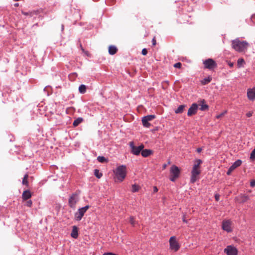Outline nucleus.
I'll return each mask as SVG.
<instances>
[{
  "label": "nucleus",
  "mask_w": 255,
  "mask_h": 255,
  "mask_svg": "<svg viewBox=\"0 0 255 255\" xmlns=\"http://www.w3.org/2000/svg\"><path fill=\"white\" fill-rule=\"evenodd\" d=\"M250 44L245 40H241L237 38L232 41V47L236 51L239 53H245L247 51Z\"/></svg>",
  "instance_id": "nucleus-1"
},
{
  "label": "nucleus",
  "mask_w": 255,
  "mask_h": 255,
  "mask_svg": "<svg viewBox=\"0 0 255 255\" xmlns=\"http://www.w3.org/2000/svg\"><path fill=\"white\" fill-rule=\"evenodd\" d=\"M114 172L118 180L120 182L123 181L125 178L127 174L126 166L122 165L118 166L116 168Z\"/></svg>",
  "instance_id": "nucleus-2"
},
{
  "label": "nucleus",
  "mask_w": 255,
  "mask_h": 255,
  "mask_svg": "<svg viewBox=\"0 0 255 255\" xmlns=\"http://www.w3.org/2000/svg\"><path fill=\"white\" fill-rule=\"evenodd\" d=\"M180 173V169L177 166L175 165H172L170 169V180L174 182L179 177Z\"/></svg>",
  "instance_id": "nucleus-3"
},
{
  "label": "nucleus",
  "mask_w": 255,
  "mask_h": 255,
  "mask_svg": "<svg viewBox=\"0 0 255 255\" xmlns=\"http://www.w3.org/2000/svg\"><path fill=\"white\" fill-rule=\"evenodd\" d=\"M204 68L210 70H213L217 67V64L216 61L212 59L208 58L203 61Z\"/></svg>",
  "instance_id": "nucleus-4"
},
{
  "label": "nucleus",
  "mask_w": 255,
  "mask_h": 255,
  "mask_svg": "<svg viewBox=\"0 0 255 255\" xmlns=\"http://www.w3.org/2000/svg\"><path fill=\"white\" fill-rule=\"evenodd\" d=\"M169 248L171 251L176 252L179 250L180 246L178 242L177 241L175 236H172L170 237L169 240Z\"/></svg>",
  "instance_id": "nucleus-5"
},
{
  "label": "nucleus",
  "mask_w": 255,
  "mask_h": 255,
  "mask_svg": "<svg viewBox=\"0 0 255 255\" xmlns=\"http://www.w3.org/2000/svg\"><path fill=\"white\" fill-rule=\"evenodd\" d=\"M90 206L89 205H87L84 207L80 208L77 212L75 213V219L76 221H80L84 214L86 212L87 210L89 209Z\"/></svg>",
  "instance_id": "nucleus-6"
},
{
  "label": "nucleus",
  "mask_w": 255,
  "mask_h": 255,
  "mask_svg": "<svg viewBox=\"0 0 255 255\" xmlns=\"http://www.w3.org/2000/svg\"><path fill=\"white\" fill-rule=\"evenodd\" d=\"M129 145L131 148V152L135 155H139L144 148V145L142 144H140L138 146H134V142L133 141L130 142L129 143Z\"/></svg>",
  "instance_id": "nucleus-7"
},
{
  "label": "nucleus",
  "mask_w": 255,
  "mask_h": 255,
  "mask_svg": "<svg viewBox=\"0 0 255 255\" xmlns=\"http://www.w3.org/2000/svg\"><path fill=\"white\" fill-rule=\"evenodd\" d=\"M224 251L227 255H238V254L237 248L233 245L227 246Z\"/></svg>",
  "instance_id": "nucleus-8"
},
{
  "label": "nucleus",
  "mask_w": 255,
  "mask_h": 255,
  "mask_svg": "<svg viewBox=\"0 0 255 255\" xmlns=\"http://www.w3.org/2000/svg\"><path fill=\"white\" fill-rule=\"evenodd\" d=\"M155 116L154 115H147L142 118V123L143 126L145 128H149L151 124L148 122L155 119Z\"/></svg>",
  "instance_id": "nucleus-9"
},
{
  "label": "nucleus",
  "mask_w": 255,
  "mask_h": 255,
  "mask_svg": "<svg viewBox=\"0 0 255 255\" xmlns=\"http://www.w3.org/2000/svg\"><path fill=\"white\" fill-rule=\"evenodd\" d=\"M201 173L200 169H192L191 171V176L190 178V182L191 183H195L199 179V176Z\"/></svg>",
  "instance_id": "nucleus-10"
},
{
  "label": "nucleus",
  "mask_w": 255,
  "mask_h": 255,
  "mask_svg": "<svg viewBox=\"0 0 255 255\" xmlns=\"http://www.w3.org/2000/svg\"><path fill=\"white\" fill-rule=\"evenodd\" d=\"M239 203H244L250 200V196L245 194H240L235 198Z\"/></svg>",
  "instance_id": "nucleus-11"
},
{
  "label": "nucleus",
  "mask_w": 255,
  "mask_h": 255,
  "mask_svg": "<svg viewBox=\"0 0 255 255\" xmlns=\"http://www.w3.org/2000/svg\"><path fill=\"white\" fill-rule=\"evenodd\" d=\"M78 201V195L76 194H73L69 199L68 203L69 206L71 208H74Z\"/></svg>",
  "instance_id": "nucleus-12"
},
{
  "label": "nucleus",
  "mask_w": 255,
  "mask_h": 255,
  "mask_svg": "<svg viewBox=\"0 0 255 255\" xmlns=\"http://www.w3.org/2000/svg\"><path fill=\"white\" fill-rule=\"evenodd\" d=\"M197 110L198 105L196 103L192 104L188 111L187 115L188 116H191L195 115L197 112Z\"/></svg>",
  "instance_id": "nucleus-13"
},
{
  "label": "nucleus",
  "mask_w": 255,
  "mask_h": 255,
  "mask_svg": "<svg viewBox=\"0 0 255 255\" xmlns=\"http://www.w3.org/2000/svg\"><path fill=\"white\" fill-rule=\"evenodd\" d=\"M222 229L228 233L231 232L232 231L231 222L229 220L223 221L222 223Z\"/></svg>",
  "instance_id": "nucleus-14"
},
{
  "label": "nucleus",
  "mask_w": 255,
  "mask_h": 255,
  "mask_svg": "<svg viewBox=\"0 0 255 255\" xmlns=\"http://www.w3.org/2000/svg\"><path fill=\"white\" fill-rule=\"evenodd\" d=\"M247 96L250 100L254 101L255 100V87L248 89Z\"/></svg>",
  "instance_id": "nucleus-15"
},
{
  "label": "nucleus",
  "mask_w": 255,
  "mask_h": 255,
  "mask_svg": "<svg viewBox=\"0 0 255 255\" xmlns=\"http://www.w3.org/2000/svg\"><path fill=\"white\" fill-rule=\"evenodd\" d=\"M32 196V194L29 190L24 191L22 194V199L23 201H26L29 199Z\"/></svg>",
  "instance_id": "nucleus-16"
},
{
  "label": "nucleus",
  "mask_w": 255,
  "mask_h": 255,
  "mask_svg": "<svg viewBox=\"0 0 255 255\" xmlns=\"http://www.w3.org/2000/svg\"><path fill=\"white\" fill-rule=\"evenodd\" d=\"M242 162V160L240 159H238L236 160L230 167V170H234L236 168L240 166Z\"/></svg>",
  "instance_id": "nucleus-17"
},
{
  "label": "nucleus",
  "mask_w": 255,
  "mask_h": 255,
  "mask_svg": "<svg viewBox=\"0 0 255 255\" xmlns=\"http://www.w3.org/2000/svg\"><path fill=\"white\" fill-rule=\"evenodd\" d=\"M152 151L151 149H142L141 151V155L144 157H147L152 154Z\"/></svg>",
  "instance_id": "nucleus-18"
},
{
  "label": "nucleus",
  "mask_w": 255,
  "mask_h": 255,
  "mask_svg": "<svg viewBox=\"0 0 255 255\" xmlns=\"http://www.w3.org/2000/svg\"><path fill=\"white\" fill-rule=\"evenodd\" d=\"M71 236L74 238L77 239L78 237V231L76 226H73L71 233Z\"/></svg>",
  "instance_id": "nucleus-19"
},
{
  "label": "nucleus",
  "mask_w": 255,
  "mask_h": 255,
  "mask_svg": "<svg viewBox=\"0 0 255 255\" xmlns=\"http://www.w3.org/2000/svg\"><path fill=\"white\" fill-rule=\"evenodd\" d=\"M202 160L200 159H196L194 161V164L193 165L192 169H200V166L202 163Z\"/></svg>",
  "instance_id": "nucleus-20"
},
{
  "label": "nucleus",
  "mask_w": 255,
  "mask_h": 255,
  "mask_svg": "<svg viewBox=\"0 0 255 255\" xmlns=\"http://www.w3.org/2000/svg\"><path fill=\"white\" fill-rule=\"evenodd\" d=\"M118 51L117 48L114 45H111L109 47V53L110 55H114Z\"/></svg>",
  "instance_id": "nucleus-21"
},
{
  "label": "nucleus",
  "mask_w": 255,
  "mask_h": 255,
  "mask_svg": "<svg viewBox=\"0 0 255 255\" xmlns=\"http://www.w3.org/2000/svg\"><path fill=\"white\" fill-rule=\"evenodd\" d=\"M205 100H202L201 101V104L200 105V107L199 109L202 111L207 110L209 109V106L207 104H205Z\"/></svg>",
  "instance_id": "nucleus-22"
},
{
  "label": "nucleus",
  "mask_w": 255,
  "mask_h": 255,
  "mask_svg": "<svg viewBox=\"0 0 255 255\" xmlns=\"http://www.w3.org/2000/svg\"><path fill=\"white\" fill-rule=\"evenodd\" d=\"M83 122V119L82 118L79 117L74 120L73 123V126L74 127H77L79 124Z\"/></svg>",
  "instance_id": "nucleus-23"
},
{
  "label": "nucleus",
  "mask_w": 255,
  "mask_h": 255,
  "mask_svg": "<svg viewBox=\"0 0 255 255\" xmlns=\"http://www.w3.org/2000/svg\"><path fill=\"white\" fill-rule=\"evenodd\" d=\"M212 80V78L210 76H208L204 78L203 80L201 81V83L203 85H205L209 83Z\"/></svg>",
  "instance_id": "nucleus-24"
},
{
  "label": "nucleus",
  "mask_w": 255,
  "mask_h": 255,
  "mask_svg": "<svg viewBox=\"0 0 255 255\" xmlns=\"http://www.w3.org/2000/svg\"><path fill=\"white\" fill-rule=\"evenodd\" d=\"M185 106H186L184 105H182L179 106L178 107V108L175 110V113L176 114H180V113H183Z\"/></svg>",
  "instance_id": "nucleus-25"
},
{
  "label": "nucleus",
  "mask_w": 255,
  "mask_h": 255,
  "mask_svg": "<svg viewBox=\"0 0 255 255\" xmlns=\"http://www.w3.org/2000/svg\"><path fill=\"white\" fill-rule=\"evenodd\" d=\"M28 175L26 173L24 175L22 181V184L26 185V186H28Z\"/></svg>",
  "instance_id": "nucleus-26"
},
{
  "label": "nucleus",
  "mask_w": 255,
  "mask_h": 255,
  "mask_svg": "<svg viewBox=\"0 0 255 255\" xmlns=\"http://www.w3.org/2000/svg\"><path fill=\"white\" fill-rule=\"evenodd\" d=\"M79 92L81 94H84L86 92V86L85 85L82 84L79 87Z\"/></svg>",
  "instance_id": "nucleus-27"
},
{
  "label": "nucleus",
  "mask_w": 255,
  "mask_h": 255,
  "mask_svg": "<svg viewBox=\"0 0 255 255\" xmlns=\"http://www.w3.org/2000/svg\"><path fill=\"white\" fill-rule=\"evenodd\" d=\"M245 64V62L243 58H239L237 61V65L239 68L241 67Z\"/></svg>",
  "instance_id": "nucleus-28"
},
{
  "label": "nucleus",
  "mask_w": 255,
  "mask_h": 255,
  "mask_svg": "<svg viewBox=\"0 0 255 255\" xmlns=\"http://www.w3.org/2000/svg\"><path fill=\"white\" fill-rule=\"evenodd\" d=\"M94 175L95 176L98 178H101V177L102 176L103 174L102 173L100 172L99 170L97 169H95L94 170Z\"/></svg>",
  "instance_id": "nucleus-29"
},
{
  "label": "nucleus",
  "mask_w": 255,
  "mask_h": 255,
  "mask_svg": "<svg viewBox=\"0 0 255 255\" xmlns=\"http://www.w3.org/2000/svg\"><path fill=\"white\" fill-rule=\"evenodd\" d=\"M129 223L133 227L137 224L134 217L132 216H130L129 218Z\"/></svg>",
  "instance_id": "nucleus-30"
},
{
  "label": "nucleus",
  "mask_w": 255,
  "mask_h": 255,
  "mask_svg": "<svg viewBox=\"0 0 255 255\" xmlns=\"http://www.w3.org/2000/svg\"><path fill=\"white\" fill-rule=\"evenodd\" d=\"M139 189V187L138 185H137L136 184H133L132 185V188H131V191L132 192H137Z\"/></svg>",
  "instance_id": "nucleus-31"
},
{
  "label": "nucleus",
  "mask_w": 255,
  "mask_h": 255,
  "mask_svg": "<svg viewBox=\"0 0 255 255\" xmlns=\"http://www.w3.org/2000/svg\"><path fill=\"white\" fill-rule=\"evenodd\" d=\"M97 160H98L100 162H101V163H104V162H105L107 161V159H106L104 156H99L97 157Z\"/></svg>",
  "instance_id": "nucleus-32"
},
{
  "label": "nucleus",
  "mask_w": 255,
  "mask_h": 255,
  "mask_svg": "<svg viewBox=\"0 0 255 255\" xmlns=\"http://www.w3.org/2000/svg\"><path fill=\"white\" fill-rule=\"evenodd\" d=\"M250 158L252 160L255 159V148L252 151L250 155Z\"/></svg>",
  "instance_id": "nucleus-33"
},
{
  "label": "nucleus",
  "mask_w": 255,
  "mask_h": 255,
  "mask_svg": "<svg viewBox=\"0 0 255 255\" xmlns=\"http://www.w3.org/2000/svg\"><path fill=\"white\" fill-rule=\"evenodd\" d=\"M227 113V111H224V112L221 113L220 114H219L216 116V118L218 119L221 118L223 116H224L226 113Z\"/></svg>",
  "instance_id": "nucleus-34"
},
{
  "label": "nucleus",
  "mask_w": 255,
  "mask_h": 255,
  "mask_svg": "<svg viewBox=\"0 0 255 255\" xmlns=\"http://www.w3.org/2000/svg\"><path fill=\"white\" fill-rule=\"evenodd\" d=\"M32 205V202L31 200H29L26 201V202L25 204V205L28 207H31Z\"/></svg>",
  "instance_id": "nucleus-35"
},
{
  "label": "nucleus",
  "mask_w": 255,
  "mask_h": 255,
  "mask_svg": "<svg viewBox=\"0 0 255 255\" xmlns=\"http://www.w3.org/2000/svg\"><path fill=\"white\" fill-rule=\"evenodd\" d=\"M181 65H182V64L180 62H178V63L174 64V67L175 68H180L181 67Z\"/></svg>",
  "instance_id": "nucleus-36"
},
{
  "label": "nucleus",
  "mask_w": 255,
  "mask_h": 255,
  "mask_svg": "<svg viewBox=\"0 0 255 255\" xmlns=\"http://www.w3.org/2000/svg\"><path fill=\"white\" fill-rule=\"evenodd\" d=\"M141 53L143 55H146L147 53V51L146 48H143L142 50Z\"/></svg>",
  "instance_id": "nucleus-37"
},
{
  "label": "nucleus",
  "mask_w": 255,
  "mask_h": 255,
  "mask_svg": "<svg viewBox=\"0 0 255 255\" xmlns=\"http://www.w3.org/2000/svg\"><path fill=\"white\" fill-rule=\"evenodd\" d=\"M253 114V112H249L248 113H247L246 114V116H247V117H249H249H252V116Z\"/></svg>",
  "instance_id": "nucleus-38"
},
{
  "label": "nucleus",
  "mask_w": 255,
  "mask_h": 255,
  "mask_svg": "<svg viewBox=\"0 0 255 255\" xmlns=\"http://www.w3.org/2000/svg\"><path fill=\"white\" fill-rule=\"evenodd\" d=\"M228 63V64L229 65V66L230 67H233L234 66V63L232 62H231V61H228L227 62Z\"/></svg>",
  "instance_id": "nucleus-39"
},
{
  "label": "nucleus",
  "mask_w": 255,
  "mask_h": 255,
  "mask_svg": "<svg viewBox=\"0 0 255 255\" xmlns=\"http://www.w3.org/2000/svg\"><path fill=\"white\" fill-rule=\"evenodd\" d=\"M156 39H155V37H154V38L152 39V45L155 46V45H156Z\"/></svg>",
  "instance_id": "nucleus-40"
},
{
  "label": "nucleus",
  "mask_w": 255,
  "mask_h": 255,
  "mask_svg": "<svg viewBox=\"0 0 255 255\" xmlns=\"http://www.w3.org/2000/svg\"><path fill=\"white\" fill-rule=\"evenodd\" d=\"M215 199L216 201H219V199H220V195H218V194H216L215 196Z\"/></svg>",
  "instance_id": "nucleus-41"
},
{
  "label": "nucleus",
  "mask_w": 255,
  "mask_h": 255,
  "mask_svg": "<svg viewBox=\"0 0 255 255\" xmlns=\"http://www.w3.org/2000/svg\"><path fill=\"white\" fill-rule=\"evenodd\" d=\"M250 184H251V187H254L255 185V181L253 180V181H251Z\"/></svg>",
  "instance_id": "nucleus-42"
},
{
  "label": "nucleus",
  "mask_w": 255,
  "mask_h": 255,
  "mask_svg": "<svg viewBox=\"0 0 255 255\" xmlns=\"http://www.w3.org/2000/svg\"><path fill=\"white\" fill-rule=\"evenodd\" d=\"M203 150V148L202 147H199L197 149V151L198 152V153H200L202 150Z\"/></svg>",
  "instance_id": "nucleus-43"
},
{
  "label": "nucleus",
  "mask_w": 255,
  "mask_h": 255,
  "mask_svg": "<svg viewBox=\"0 0 255 255\" xmlns=\"http://www.w3.org/2000/svg\"><path fill=\"white\" fill-rule=\"evenodd\" d=\"M183 221L185 223H187V221L185 219V216L184 215L183 217Z\"/></svg>",
  "instance_id": "nucleus-44"
},
{
  "label": "nucleus",
  "mask_w": 255,
  "mask_h": 255,
  "mask_svg": "<svg viewBox=\"0 0 255 255\" xmlns=\"http://www.w3.org/2000/svg\"><path fill=\"white\" fill-rule=\"evenodd\" d=\"M153 191L154 192H157L158 191V189L156 186L153 187Z\"/></svg>",
  "instance_id": "nucleus-45"
},
{
  "label": "nucleus",
  "mask_w": 255,
  "mask_h": 255,
  "mask_svg": "<svg viewBox=\"0 0 255 255\" xmlns=\"http://www.w3.org/2000/svg\"><path fill=\"white\" fill-rule=\"evenodd\" d=\"M233 171V170H230V168H229V169H228V171L227 173V174H228V175H230V173H231V172H232Z\"/></svg>",
  "instance_id": "nucleus-46"
},
{
  "label": "nucleus",
  "mask_w": 255,
  "mask_h": 255,
  "mask_svg": "<svg viewBox=\"0 0 255 255\" xmlns=\"http://www.w3.org/2000/svg\"><path fill=\"white\" fill-rule=\"evenodd\" d=\"M22 13L25 15H27L28 14V13L27 12H23V11L22 12Z\"/></svg>",
  "instance_id": "nucleus-47"
},
{
  "label": "nucleus",
  "mask_w": 255,
  "mask_h": 255,
  "mask_svg": "<svg viewBox=\"0 0 255 255\" xmlns=\"http://www.w3.org/2000/svg\"><path fill=\"white\" fill-rule=\"evenodd\" d=\"M80 47H81V50H82V51H83V52H85V50H84V49L82 47L81 44H80Z\"/></svg>",
  "instance_id": "nucleus-48"
},
{
  "label": "nucleus",
  "mask_w": 255,
  "mask_h": 255,
  "mask_svg": "<svg viewBox=\"0 0 255 255\" xmlns=\"http://www.w3.org/2000/svg\"><path fill=\"white\" fill-rule=\"evenodd\" d=\"M86 55H88V51H85V52H84Z\"/></svg>",
  "instance_id": "nucleus-49"
},
{
  "label": "nucleus",
  "mask_w": 255,
  "mask_h": 255,
  "mask_svg": "<svg viewBox=\"0 0 255 255\" xmlns=\"http://www.w3.org/2000/svg\"><path fill=\"white\" fill-rule=\"evenodd\" d=\"M14 5H15V6H17L18 5V3H15V4H14Z\"/></svg>",
  "instance_id": "nucleus-50"
},
{
  "label": "nucleus",
  "mask_w": 255,
  "mask_h": 255,
  "mask_svg": "<svg viewBox=\"0 0 255 255\" xmlns=\"http://www.w3.org/2000/svg\"><path fill=\"white\" fill-rule=\"evenodd\" d=\"M166 165L164 164L163 166V168L165 169L166 168Z\"/></svg>",
  "instance_id": "nucleus-51"
},
{
  "label": "nucleus",
  "mask_w": 255,
  "mask_h": 255,
  "mask_svg": "<svg viewBox=\"0 0 255 255\" xmlns=\"http://www.w3.org/2000/svg\"><path fill=\"white\" fill-rule=\"evenodd\" d=\"M63 29H64V25H62V30H63Z\"/></svg>",
  "instance_id": "nucleus-52"
}]
</instances>
